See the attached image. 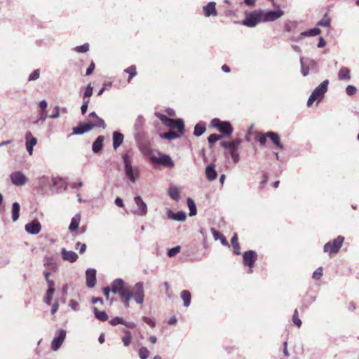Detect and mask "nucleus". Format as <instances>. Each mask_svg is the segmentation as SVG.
<instances>
[{
    "mask_svg": "<svg viewBox=\"0 0 359 359\" xmlns=\"http://www.w3.org/2000/svg\"><path fill=\"white\" fill-rule=\"evenodd\" d=\"M155 115L165 126H168L171 130L174 128L178 130V133L170 130L168 133L161 134L160 136L161 138L171 140L178 138L184 134V123L182 119L174 120L161 113H156Z\"/></svg>",
    "mask_w": 359,
    "mask_h": 359,
    "instance_id": "nucleus-1",
    "label": "nucleus"
},
{
    "mask_svg": "<svg viewBox=\"0 0 359 359\" xmlns=\"http://www.w3.org/2000/svg\"><path fill=\"white\" fill-rule=\"evenodd\" d=\"M133 152L129 150L122 155V159L126 176L131 182L135 183L140 177V169L133 165Z\"/></svg>",
    "mask_w": 359,
    "mask_h": 359,
    "instance_id": "nucleus-2",
    "label": "nucleus"
},
{
    "mask_svg": "<svg viewBox=\"0 0 359 359\" xmlns=\"http://www.w3.org/2000/svg\"><path fill=\"white\" fill-rule=\"evenodd\" d=\"M89 121L88 123H81L78 126L73 128L74 134L82 135L90 131L94 128H106L104 120L100 118L95 112H92L88 115Z\"/></svg>",
    "mask_w": 359,
    "mask_h": 359,
    "instance_id": "nucleus-3",
    "label": "nucleus"
},
{
    "mask_svg": "<svg viewBox=\"0 0 359 359\" xmlns=\"http://www.w3.org/2000/svg\"><path fill=\"white\" fill-rule=\"evenodd\" d=\"M128 288L129 287L126 285L125 282L121 278L115 279L111 285V292L119 295L121 302L126 308H128V299H130Z\"/></svg>",
    "mask_w": 359,
    "mask_h": 359,
    "instance_id": "nucleus-4",
    "label": "nucleus"
},
{
    "mask_svg": "<svg viewBox=\"0 0 359 359\" xmlns=\"http://www.w3.org/2000/svg\"><path fill=\"white\" fill-rule=\"evenodd\" d=\"M328 84L329 81L326 79L313 90L307 101L308 107L311 106L316 101L319 103L323 99L325 93L327 91Z\"/></svg>",
    "mask_w": 359,
    "mask_h": 359,
    "instance_id": "nucleus-5",
    "label": "nucleus"
},
{
    "mask_svg": "<svg viewBox=\"0 0 359 359\" xmlns=\"http://www.w3.org/2000/svg\"><path fill=\"white\" fill-rule=\"evenodd\" d=\"M128 293L130 297V299H128V306H130V301L132 299H133L135 302L138 304H143L144 299L143 283H137L131 290L128 288Z\"/></svg>",
    "mask_w": 359,
    "mask_h": 359,
    "instance_id": "nucleus-6",
    "label": "nucleus"
},
{
    "mask_svg": "<svg viewBox=\"0 0 359 359\" xmlns=\"http://www.w3.org/2000/svg\"><path fill=\"white\" fill-rule=\"evenodd\" d=\"M261 22H262V10L259 9L246 13L245 18L242 23L246 27H255Z\"/></svg>",
    "mask_w": 359,
    "mask_h": 359,
    "instance_id": "nucleus-7",
    "label": "nucleus"
},
{
    "mask_svg": "<svg viewBox=\"0 0 359 359\" xmlns=\"http://www.w3.org/2000/svg\"><path fill=\"white\" fill-rule=\"evenodd\" d=\"M344 241V237L338 236L332 241L327 242L323 247L325 252L328 253L330 255H336L339 252V250L342 247Z\"/></svg>",
    "mask_w": 359,
    "mask_h": 359,
    "instance_id": "nucleus-8",
    "label": "nucleus"
},
{
    "mask_svg": "<svg viewBox=\"0 0 359 359\" xmlns=\"http://www.w3.org/2000/svg\"><path fill=\"white\" fill-rule=\"evenodd\" d=\"M149 161L155 165L156 164H161L166 167L172 168L175 164L171 158L167 154H160L159 157H156L154 155H150L149 156Z\"/></svg>",
    "mask_w": 359,
    "mask_h": 359,
    "instance_id": "nucleus-9",
    "label": "nucleus"
},
{
    "mask_svg": "<svg viewBox=\"0 0 359 359\" xmlns=\"http://www.w3.org/2000/svg\"><path fill=\"white\" fill-rule=\"evenodd\" d=\"M134 202L136 205V208L132 210L134 215L138 216H144L147 213V205L143 201L140 196H135L134 198Z\"/></svg>",
    "mask_w": 359,
    "mask_h": 359,
    "instance_id": "nucleus-10",
    "label": "nucleus"
},
{
    "mask_svg": "<svg viewBox=\"0 0 359 359\" xmlns=\"http://www.w3.org/2000/svg\"><path fill=\"white\" fill-rule=\"evenodd\" d=\"M284 12L281 10L276 11H263L262 10V22H273L281 16H283Z\"/></svg>",
    "mask_w": 359,
    "mask_h": 359,
    "instance_id": "nucleus-11",
    "label": "nucleus"
},
{
    "mask_svg": "<svg viewBox=\"0 0 359 359\" xmlns=\"http://www.w3.org/2000/svg\"><path fill=\"white\" fill-rule=\"evenodd\" d=\"M10 178L11 182L18 187L25 185L28 181V178L20 171L13 172L10 175Z\"/></svg>",
    "mask_w": 359,
    "mask_h": 359,
    "instance_id": "nucleus-12",
    "label": "nucleus"
},
{
    "mask_svg": "<svg viewBox=\"0 0 359 359\" xmlns=\"http://www.w3.org/2000/svg\"><path fill=\"white\" fill-rule=\"evenodd\" d=\"M257 259V254L255 251L249 250L245 252L243 256V260L245 265L249 266V273H252V268Z\"/></svg>",
    "mask_w": 359,
    "mask_h": 359,
    "instance_id": "nucleus-13",
    "label": "nucleus"
},
{
    "mask_svg": "<svg viewBox=\"0 0 359 359\" xmlns=\"http://www.w3.org/2000/svg\"><path fill=\"white\" fill-rule=\"evenodd\" d=\"M25 229L27 233L32 235H36L41 231V225L37 219H34L26 224Z\"/></svg>",
    "mask_w": 359,
    "mask_h": 359,
    "instance_id": "nucleus-14",
    "label": "nucleus"
},
{
    "mask_svg": "<svg viewBox=\"0 0 359 359\" xmlns=\"http://www.w3.org/2000/svg\"><path fill=\"white\" fill-rule=\"evenodd\" d=\"M65 337H66V332L63 330H60L59 332L58 336L57 337L54 338V339L52 341L51 347L53 351H55L60 348V346H62V344L65 339Z\"/></svg>",
    "mask_w": 359,
    "mask_h": 359,
    "instance_id": "nucleus-15",
    "label": "nucleus"
},
{
    "mask_svg": "<svg viewBox=\"0 0 359 359\" xmlns=\"http://www.w3.org/2000/svg\"><path fill=\"white\" fill-rule=\"evenodd\" d=\"M86 285L88 287H93L96 283V271L93 269H88L86 271Z\"/></svg>",
    "mask_w": 359,
    "mask_h": 359,
    "instance_id": "nucleus-16",
    "label": "nucleus"
},
{
    "mask_svg": "<svg viewBox=\"0 0 359 359\" xmlns=\"http://www.w3.org/2000/svg\"><path fill=\"white\" fill-rule=\"evenodd\" d=\"M26 149L29 155L33 154V147L37 143V139L32 136L31 133H27L25 135Z\"/></svg>",
    "mask_w": 359,
    "mask_h": 359,
    "instance_id": "nucleus-17",
    "label": "nucleus"
},
{
    "mask_svg": "<svg viewBox=\"0 0 359 359\" xmlns=\"http://www.w3.org/2000/svg\"><path fill=\"white\" fill-rule=\"evenodd\" d=\"M62 258L65 261L73 263L78 259V255L74 251L67 250L65 248L61 250Z\"/></svg>",
    "mask_w": 359,
    "mask_h": 359,
    "instance_id": "nucleus-18",
    "label": "nucleus"
},
{
    "mask_svg": "<svg viewBox=\"0 0 359 359\" xmlns=\"http://www.w3.org/2000/svg\"><path fill=\"white\" fill-rule=\"evenodd\" d=\"M167 215H168V218H170L172 220H176V221H180V222H183L187 218L185 212H184L182 211H180V212L175 213L172 211H171L170 210H168Z\"/></svg>",
    "mask_w": 359,
    "mask_h": 359,
    "instance_id": "nucleus-19",
    "label": "nucleus"
},
{
    "mask_svg": "<svg viewBox=\"0 0 359 359\" xmlns=\"http://www.w3.org/2000/svg\"><path fill=\"white\" fill-rule=\"evenodd\" d=\"M205 175L208 180L210 181H213L217 178V173L213 164H210L206 167Z\"/></svg>",
    "mask_w": 359,
    "mask_h": 359,
    "instance_id": "nucleus-20",
    "label": "nucleus"
},
{
    "mask_svg": "<svg viewBox=\"0 0 359 359\" xmlns=\"http://www.w3.org/2000/svg\"><path fill=\"white\" fill-rule=\"evenodd\" d=\"M203 11L205 15L207 17H209L210 15L216 16L217 15V12L215 8V3L210 2L208 5L203 7Z\"/></svg>",
    "mask_w": 359,
    "mask_h": 359,
    "instance_id": "nucleus-21",
    "label": "nucleus"
},
{
    "mask_svg": "<svg viewBox=\"0 0 359 359\" xmlns=\"http://www.w3.org/2000/svg\"><path fill=\"white\" fill-rule=\"evenodd\" d=\"M123 135L120 132L115 131L113 133V147L116 149L123 141Z\"/></svg>",
    "mask_w": 359,
    "mask_h": 359,
    "instance_id": "nucleus-22",
    "label": "nucleus"
},
{
    "mask_svg": "<svg viewBox=\"0 0 359 359\" xmlns=\"http://www.w3.org/2000/svg\"><path fill=\"white\" fill-rule=\"evenodd\" d=\"M218 130L220 133L226 136H229L233 132L231 125L228 121H223Z\"/></svg>",
    "mask_w": 359,
    "mask_h": 359,
    "instance_id": "nucleus-23",
    "label": "nucleus"
},
{
    "mask_svg": "<svg viewBox=\"0 0 359 359\" xmlns=\"http://www.w3.org/2000/svg\"><path fill=\"white\" fill-rule=\"evenodd\" d=\"M338 79L341 81H349L351 79L349 69L341 67L338 73Z\"/></svg>",
    "mask_w": 359,
    "mask_h": 359,
    "instance_id": "nucleus-24",
    "label": "nucleus"
},
{
    "mask_svg": "<svg viewBox=\"0 0 359 359\" xmlns=\"http://www.w3.org/2000/svg\"><path fill=\"white\" fill-rule=\"evenodd\" d=\"M104 140L103 136H98L93 143L92 149L94 153H98L102 149V142Z\"/></svg>",
    "mask_w": 359,
    "mask_h": 359,
    "instance_id": "nucleus-25",
    "label": "nucleus"
},
{
    "mask_svg": "<svg viewBox=\"0 0 359 359\" xmlns=\"http://www.w3.org/2000/svg\"><path fill=\"white\" fill-rule=\"evenodd\" d=\"M266 136L271 139V140L276 145L278 149H283V146L280 143L279 136L277 133L274 132H268L266 133Z\"/></svg>",
    "mask_w": 359,
    "mask_h": 359,
    "instance_id": "nucleus-26",
    "label": "nucleus"
},
{
    "mask_svg": "<svg viewBox=\"0 0 359 359\" xmlns=\"http://www.w3.org/2000/svg\"><path fill=\"white\" fill-rule=\"evenodd\" d=\"M81 221V215L79 214L75 215L71 220V223L69 226V229L71 231H76Z\"/></svg>",
    "mask_w": 359,
    "mask_h": 359,
    "instance_id": "nucleus-27",
    "label": "nucleus"
},
{
    "mask_svg": "<svg viewBox=\"0 0 359 359\" xmlns=\"http://www.w3.org/2000/svg\"><path fill=\"white\" fill-rule=\"evenodd\" d=\"M241 142V140L240 139H236L232 142L223 141L221 142V146L224 148H229L231 150L238 148Z\"/></svg>",
    "mask_w": 359,
    "mask_h": 359,
    "instance_id": "nucleus-28",
    "label": "nucleus"
},
{
    "mask_svg": "<svg viewBox=\"0 0 359 359\" xmlns=\"http://www.w3.org/2000/svg\"><path fill=\"white\" fill-rule=\"evenodd\" d=\"M20 206L18 202H14L12 204V219L13 222H16L20 217Z\"/></svg>",
    "mask_w": 359,
    "mask_h": 359,
    "instance_id": "nucleus-29",
    "label": "nucleus"
},
{
    "mask_svg": "<svg viewBox=\"0 0 359 359\" xmlns=\"http://www.w3.org/2000/svg\"><path fill=\"white\" fill-rule=\"evenodd\" d=\"M39 188L41 190L45 189L47 187H50V180L48 177L42 176L38 179Z\"/></svg>",
    "mask_w": 359,
    "mask_h": 359,
    "instance_id": "nucleus-30",
    "label": "nucleus"
},
{
    "mask_svg": "<svg viewBox=\"0 0 359 359\" xmlns=\"http://www.w3.org/2000/svg\"><path fill=\"white\" fill-rule=\"evenodd\" d=\"M211 233H212L215 240H216V241L220 240L222 244L224 245H229L228 241H226L225 237L222 234H221L218 231H217L214 228H212L211 229Z\"/></svg>",
    "mask_w": 359,
    "mask_h": 359,
    "instance_id": "nucleus-31",
    "label": "nucleus"
},
{
    "mask_svg": "<svg viewBox=\"0 0 359 359\" xmlns=\"http://www.w3.org/2000/svg\"><path fill=\"white\" fill-rule=\"evenodd\" d=\"M93 313L95 318L101 321H107L108 319L107 313L104 311H99L97 307H93Z\"/></svg>",
    "mask_w": 359,
    "mask_h": 359,
    "instance_id": "nucleus-32",
    "label": "nucleus"
},
{
    "mask_svg": "<svg viewBox=\"0 0 359 359\" xmlns=\"http://www.w3.org/2000/svg\"><path fill=\"white\" fill-rule=\"evenodd\" d=\"M181 298L183 300L184 306L188 307L191 304V293L188 290H183L181 292Z\"/></svg>",
    "mask_w": 359,
    "mask_h": 359,
    "instance_id": "nucleus-33",
    "label": "nucleus"
},
{
    "mask_svg": "<svg viewBox=\"0 0 359 359\" xmlns=\"http://www.w3.org/2000/svg\"><path fill=\"white\" fill-rule=\"evenodd\" d=\"M168 194L171 198L178 201L180 199V190L177 187H171L168 190Z\"/></svg>",
    "mask_w": 359,
    "mask_h": 359,
    "instance_id": "nucleus-34",
    "label": "nucleus"
},
{
    "mask_svg": "<svg viewBox=\"0 0 359 359\" xmlns=\"http://www.w3.org/2000/svg\"><path fill=\"white\" fill-rule=\"evenodd\" d=\"M320 33V29L318 28L310 29L307 31L303 32L300 34L299 39L302 36H316Z\"/></svg>",
    "mask_w": 359,
    "mask_h": 359,
    "instance_id": "nucleus-35",
    "label": "nucleus"
},
{
    "mask_svg": "<svg viewBox=\"0 0 359 359\" xmlns=\"http://www.w3.org/2000/svg\"><path fill=\"white\" fill-rule=\"evenodd\" d=\"M187 205L189 209V215L190 216L196 215V212H197L196 207L194 201L190 198H187Z\"/></svg>",
    "mask_w": 359,
    "mask_h": 359,
    "instance_id": "nucleus-36",
    "label": "nucleus"
},
{
    "mask_svg": "<svg viewBox=\"0 0 359 359\" xmlns=\"http://www.w3.org/2000/svg\"><path fill=\"white\" fill-rule=\"evenodd\" d=\"M231 244L233 248V252L236 255L240 254V246L238 242L237 234H234V236L231 238Z\"/></svg>",
    "mask_w": 359,
    "mask_h": 359,
    "instance_id": "nucleus-37",
    "label": "nucleus"
},
{
    "mask_svg": "<svg viewBox=\"0 0 359 359\" xmlns=\"http://www.w3.org/2000/svg\"><path fill=\"white\" fill-rule=\"evenodd\" d=\"M54 293H55V290H47V291L46 292V295L43 298V302L46 304L50 305L51 304L53 296Z\"/></svg>",
    "mask_w": 359,
    "mask_h": 359,
    "instance_id": "nucleus-38",
    "label": "nucleus"
},
{
    "mask_svg": "<svg viewBox=\"0 0 359 359\" xmlns=\"http://www.w3.org/2000/svg\"><path fill=\"white\" fill-rule=\"evenodd\" d=\"M205 128L200 124H196L194 128V135L199 137L205 132Z\"/></svg>",
    "mask_w": 359,
    "mask_h": 359,
    "instance_id": "nucleus-39",
    "label": "nucleus"
},
{
    "mask_svg": "<svg viewBox=\"0 0 359 359\" xmlns=\"http://www.w3.org/2000/svg\"><path fill=\"white\" fill-rule=\"evenodd\" d=\"M125 72L129 74L128 81H130L131 79L137 74L136 67L134 65H131L128 68L126 69Z\"/></svg>",
    "mask_w": 359,
    "mask_h": 359,
    "instance_id": "nucleus-40",
    "label": "nucleus"
},
{
    "mask_svg": "<svg viewBox=\"0 0 359 359\" xmlns=\"http://www.w3.org/2000/svg\"><path fill=\"white\" fill-rule=\"evenodd\" d=\"M300 63H301L302 74H303V76H306L309 73V66L306 65L303 57H302L300 59Z\"/></svg>",
    "mask_w": 359,
    "mask_h": 359,
    "instance_id": "nucleus-41",
    "label": "nucleus"
},
{
    "mask_svg": "<svg viewBox=\"0 0 359 359\" xmlns=\"http://www.w3.org/2000/svg\"><path fill=\"white\" fill-rule=\"evenodd\" d=\"M149 353V352L146 347H141L139 350V356L140 359H147Z\"/></svg>",
    "mask_w": 359,
    "mask_h": 359,
    "instance_id": "nucleus-42",
    "label": "nucleus"
},
{
    "mask_svg": "<svg viewBox=\"0 0 359 359\" xmlns=\"http://www.w3.org/2000/svg\"><path fill=\"white\" fill-rule=\"evenodd\" d=\"M237 149H238V148H235L233 149L230 150L231 157L232 158V159L235 163H237L240 160L239 154L237 151Z\"/></svg>",
    "mask_w": 359,
    "mask_h": 359,
    "instance_id": "nucleus-43",
    "label": "nucleus"
},
{
    "mask_svg": "<svg viewBox=\"0 0 359 359\" xmlns=\"http://www.w3.org/2000/svg\"><path fill=\"white\" fill-rule=\"evenodd\" d=\"M292 321L298 327H301L302 320L298 317V311L297 309L294 311V314L292 316Z\"/></svg>",
    "mask_w": 359,
    "mask_h": 359,
    "instance_id": "nucleus-44",
    "label": "nucleus"
},
{
    "mask_svg": "<svg viewBox=\"0 0 359 359\" xmlns=\"http://www.w3.org/2000/svg\"><path fill=\"white\" fill-rule=\"evenodd\" d=\"M144 123V118L142 116L140 115L135 123V128L136 130H140Z\"/></svg>",
    "mask_w": 359,
    "mask_h": 359,
    "instance_id": "nucleus-45",
    "label": "nucleus"
},
{
    "mask_svg": "<svg viewBox=\"0 0 359 359\" xmlns=\"http://www.w3.org/2000/svg\"><path fill=\"white\" fill-rule=\"evenodd\" d=\"M89 50L88 43H85L83 45L76 46L74 48V50L77 53H86Z\"/></svg>",
    "mask_w": 359,
    "mask_h": 359,
    "instance_id": "nucleus-46",
    "label": "nucleus"
},
{
    "mask_svg": "<svg viewBox=\"0 0 359 359\" xmlns=\"http://www.w3.org/2000/svg\"><path fill=\"white\" fill-rule=\"evenodd\" d=\"M221 138V136H219V135H217V134H211L209 137H208V143L210 146H212L215 142H216L217 141H218L219 140H220Z\"/></svg>",
    "mask_w": 359,
    "mask_h": 359,
    "instance_id": "nucleus-47",
    "label": "nucleus"
},
{
    "mask_svg": "<svg viewBox=\"0 0 359 359\" xmlns=\"http://www.w3.org/2000/svg\"><path fill=\"white\" fill-rule=\"evenodd\" d=\"M318 25L323 27H330V19L327 17V15H325L320 21L318 22Z\"/></svg>",
    "mask_w": 359,
    "mask_h": 359,
    "instance_id": "nucleus-48",
    "label": "nucleus"
},
{
    "mask_svg": "<svg viewBox=\"0 0 359 359\" xmlns=\"http://www.w3.org/2000/svg\"><path fill=\"white\" fill-rule=\"evenodd\" d=\"M180 251V246H176L175 248H172L168 251V256L170 257H172L175 256L177 253H179Z\"/></svg>",
    "mask_w": 359,
    "mask_h": 359,
    "instance_id": "nucleus-49",
    "label": "nucleus"
},
{
    "mask_svg": "<svg viewBox=\"0 0 359 359\" xmlns=\"http://www.w3.org/2000/svg\"><path fill=\"white\" fill-rule=\"evenodd\" d=\"M40 71L39 69H35L29 76V81H33L39 78Z\"/></svg>",
    "mask_w": 359,
    "mask_h": 359,
    "instance_id": "nucleus-50",
    "label": "nucleus"
},
{
    "mask_svg": "<svg viewBox=\"0 0 359 359\" xmlns=\"http://www.w3.org/2000/svg\"><path fill=\"white\" fill-rule=\"evenodd\" d=\"M93 88L90 84H88L86 88V90L83 93L84 98L90 97L93 95Z\"/></svg>",
    "mask_w": 359,
    "mask_h": 359,
    "instance_id": "nucleus-51",
    "label": "nucleus"
},
{
    "mask_svg": "<svg viewBox=\"0 0 359 359\" xmlns=\"http://www.w3.org/2000/svg\"><path fill=\"white\" fill-rule=\"evenodd\" d=\"M123 323H124V320L121 318H119V317H116L113 319H111L110 321H109V323L111 325H116L118 324H122L123 325Z\"/></svg>",
    "mask_w": 359,
    "mask_h": 359,
    "instance_id": "nucleus-52",
    "label": "nucleus"
},
{
    "mask_svg": "<svg viewBox=\"0 0 359 359\" xmlns=\"http://www.w3.org/2000/svg\"><path fill=\"white\" fill-rule=\"evenodd\" d=\"M357 91V89L355 86L348 85L346 88V92L348 95H354Z\"/></svg>",
    "mask_w": 359,
    "mask_h": 359,
    "instance_id": "nucleus-53",
    "label": "nucleus"
},
{
    "mask_svg": "<svg viewBox=\"0 0 359 359\" xmlns=\"http://www.w3.org/2000/svg\"><path fill=\"white\" fill-rule=\"evenodd\" d=\"M47 117L48 116H47L46 112L40 111L39 118L36 120V123H39V122H41V123H43L46 121Z\"/></svg>",
    "mask_w": 359,
    "mask_h": 359,
    "instance_id": "nucleus-54",
    "label": "nucleus"
},
{
    "mask_svg": "<svg viewBox=\"0 0 359 359\" xmlns=\"http://www.w3.org/2000/svg\"><path fill=\"white\" fill-rule=\"evenodd\" d=\"M76 248L79 250V252L81 254H83L86 251V245L84 243H81L80 242H78L76 244Z\"/></svg>",
    "mask_w": 359,
    "mask_h": 359,
    "instance_id": "nucleus-55",
    "label": "nucleus"
},
{
    "mask_svg": "<svg viewBox=\"0 0 359 359\" xmlns=\"http://www.w3.org/2000/svg\"><path fill=\"white\" fill-rule=\"evenodd\" d=\"M132 336H124L122 337V341L125 346H128L131 343Z\"/></svg>",
    "mask_w": 359,
    "mask_h": 359,
    "instance_id": "nucleus-56",
    "label": "nucleus"
},
{
    "mask_svg": "<svg viewBox=\"0 0 359 359\" xmlns=\"http://www.w3.org/2000/svg\"><path fill=\"white\" fill-rule=\"evenodd\" d=\"M321 270L322 268H319L318 270L315 271L313 273V278L314 279L319 280L321 278V276H323Z\"/></svg>",
    "mask_w": 359,
    "mask_h": 359,
    "instance_id": "nucleus-57",
    "label": "nucleus"
},
{
    "mask_svg": "<svg viewBox=\"0 0 359 359\" xmlns=\"http://www.w3.org/2000/svg\"><path fill=\"white\" fill-rule=\"evenodd\" d=\"M222 122L219 118H215L212 120L211 124L213 127L219 129Z\"/></svg>",
    "mask_w": 359,
    "mask_h": 359,
    "instance_id": "nucleus-58",
    "label": "nucleus"
},
{
    "mask_svg": "<svg viewBox=\"0 0 359 359\" xmlns=\"http://www.w3.org/2000/svg\"><path fill=\"white\" fill-rule=\"evenodd\" d=\"M69 306L74 311L79 310V304L75 300L71 299Z\"/></svg>",
    "mask_w": 359,
    "mask_h": 359,
    "instance_id": "nucleus-59",
    "label": "nucleus"
},
{
    "mask_svg": "<svg viewBox=\"0 0 359 359\" xmlns=\"http://www.w3.org/2000/svg\"><path fill=\"white\" fill-rule=\"evenodd\" d=\"M143 320L144 321V323H146L147 325L151 327H154L156 325L154 320L149 317H143Z\"/></svg>",
    "mask_w": 359,
    "mask_h": 359,
    "instance_id": "nucleus-60",
    "label": "nucleus"
},
{
    "mask_svg": "<svg viewBox=\"0 0 359 359\" xmlns=\"http://www.w3.org/2000/svg\"><path fill=\"white\" fill-rule=\"evenodd\" d=\"M47 106H48V104L45 100H41L39 102V107L41 109V111L46 112V109L47 108Z\"/></svg>",
    "mask_w": 359,
    "mask_h": 359,
    "instance_id": "nucleus-61",
    "label": "nucleus"
},
{
    "mask_svg": "<svg viewBox=\"0 0 359 359\" xmlns=\"http://www.w3.org/2000/svg\"><path fill=\"white\" fill-rule=\"evenodd\" d=\"M58 307H59V302H58V299H55V302L52 306V309H51V313L52 314H55L57 309H58Z\"/></svg>",
    "mask_w": 359,
    "mask_h": 359,
    "instance_id": "nucleus-62",
    "label": "nucleus"
},
{
    "mask_svg": "<svg viewBox=\"0 0 359 359\" xmlns=\"http://www.w3.org/2000/svg\"><path fill=\"white\" fill-rule=\"evenodd\" d=\"M46 282H47L48 287V290H55V283L53 280L48 279V280H46Z\"/></svg>",
    "mask_w": 359,
    "mask_h": 359,
    "instance_id": "nucleus-63",
    "label": "nucleus"
},
{
    "mask_svg": "<svg viewBox=\"0 0 359 359\" xmlns=\"http://www.w3.org/2000/svg\"><path fill=\"white\" fill-rule=\"evenodd\" d=\"M94 69H95V65L93 62H91V64L87 69L86 74V76L90 75L93 72Z\"/></svg>",
    "mask_w": 359,
    "mask_h": 359,
    "instance_id": "nucleus-64",
    "label": "nucleus"
}]
</instances>
